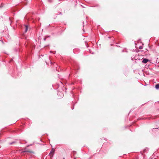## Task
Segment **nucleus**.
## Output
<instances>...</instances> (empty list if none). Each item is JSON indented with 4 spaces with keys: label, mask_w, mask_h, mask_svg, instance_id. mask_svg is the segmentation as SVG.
<instances>
[{
    "label": "nucleus",
    "mask_w": 159,
    "mask_h": 159,
    "mask_svg": "<svg viewBox=\"0 0 159 159\" xmlns=\"http://www.w3.org/2000/svg\"><path fill=\"white\" fill-rule=\"evenodd\" d=\"M149 61L148 59L144 58L142 62L143 63H146Z\"/></svg>",
    "instance_id": "1"
},
{
    "label": "nucleus",
    "mask_w": 159,
    "mask_h": 159,
    "mask_svg": "<svg viewBox=\"0 0 159 159\" xmlns=\"http://www.w3.org/2000/svg\"><path fill=\"white\" fill-rule=\"evenodd\" d=\"M54 152V151L53 150V149L50 152V153H49V155L51 157H52L53 155H51V153H53Z\"/></svg>",
    "instance_id": "2"
},
{
    "label": "nucleus",
    "mask_w": 159,
    "mask_h": 159,
    "mask_svg": "<svg viewBox=\"0 0 159 159\" xmlns=\"http://www.w3.org/2000/svg\"><path fill=\"white\" fill-rule=\"evenodd\" d=\"M155 88L157 89H159V84H157L156 85Z\"/></svg>",
    "instance_id": "3"
},
{
    "label": "nucleus",
    "mask_w": 159,
    "mask_h": 159,
    "mask_svg": "<svg viewBox=\"0 0 159 159\" xmlns=\"http://www.w3.org/2000/svg\"><path fill=\"white\" fill-rule=\"evenodd\" d=\"M28 29V27L27 25H25V32H26L27 31Z\"/></svg>",
    "instance_id": "4"
},
{
    "label": "nucleus",
    "mask_w": 159,
    "mask_h": 159,
    "mask_svg": "<svg viewBox=\"0 0 159 159\" xmlns=\"http://www.w3.org/2000/svg\"><path fill=\"white\" fill-rule=\"evenodd\" d=\"M23 152H29L28 151H23Z\"/></svg>",
    "instance_id": "5"
},
{
    "label": "nucleus",
    "mask_w": 159,
    "mask_h": 159,
    "mask_svg": "<svg viewBox=\"0 0 159 159\" xmlns=\"http://www.w3.org/2000/svg\"><path fill=\"white\" fill-rule=\"evenodd\" d=\"M13 142H12V143H10V145H11V144H13Z\"/></svg>",
    "instance_id": "6"
},
{
    "label": "nucleus",
    "mask_w": 159,
    "mask_h": 159,
    "mask_svg": "<svg viewBox=\"0 0 159 159\" xmlns=\"http://www.w3.org/2000/svg\"><path fill=\"white\" fill-rule=\"evenodd\" d=\"M139 48L140 49H142V47H140Z\"/></svg>",
    "instance_id": "7"
},
{
    "label": "nucleus",
    "mask_w": 159,
    "mask_h": 159,
    "mask_svg": "<svg viewBox=\"0 0 159 159\" xmlns=\"http://www.w3.org/2000/svg\"><path fill=\"white\" fill-rule=\"evenodd\" d=\"M0 7H1L0 6Z\"/></svg>",
    "instance_id": "8"
}]
</instances>
